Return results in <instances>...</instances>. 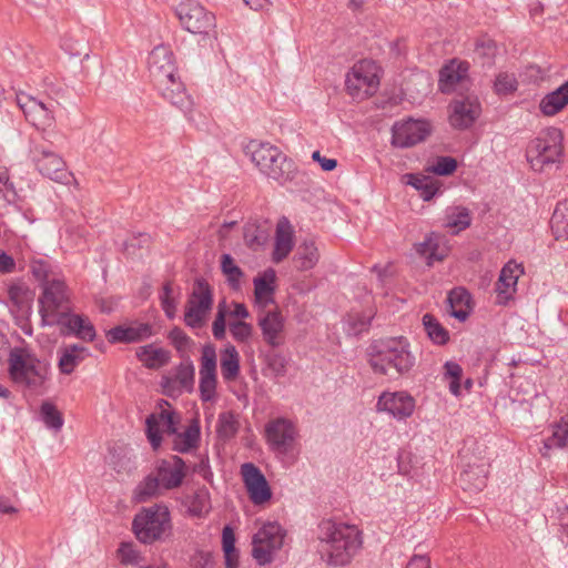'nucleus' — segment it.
I'll use <instances>...</instances> for the list:
<instances>
[{
    "label": "nucleus",
    "instance_id": "864d4df0",
    "mask_svg": "<svg viewBox=\"0 0 568 568\" xmlns=\"http://www.w3.org/2000/svg\"><path fill=\"white\" fill-rule=\"evenodd\" d=\"M239 430V420L232 412L220 414L217 422V433L221 438L230 439Z\"/></svg>",
    "mask_w": 568,
    "mask_h": 568
},
{
    "label": "nucleus",
    "instance_id": "a19ab883",
    "mask_svg": "<svg viewBox=\"0 0 568 568\" xmlns=\"http://www.w3.org/2000/svg\"><path fill=\"white\" fill-rule=\"evenodd\" d=\"M373 317L372 310L367 312L352 311L344 318V329L348 335H358L368 329Z\"/></svg>",
    "mask_w": 568,
    "mask_h": 568
},
{
    "label": "nucleus",
    "instance_id": "2f4dec72",
    "mask_svg": "<svg viewBox=\"0 0 568 568\" xmlns=\"http://www.w3.org/2000/svg\"><path fill=\"white\" fill-rule=\"evenodd\" d=\"M59 325L83 341L92 342L95 337V328L87 316L68 313Z\"/></svg>",
    "mask_w": 568,
    "mask_h": 568
},
{
    "label": "nucleus",
    "instance_id": "338daca9",
    "mask_svg": "<svg viewBox=\"0 0 568 568\" xmlns=\"http://www.w3.org/2000/svg\"><path fill=\"white\" fill-rule=\"evenodd\" d=\"M128 327L132 343L149 338L153 334L152 326L148 323H138Z\"/></svg>",
    "mask_w": 568,
    "mask_h": 568
},
{
    "label": "nucleus",
    "instance_id": "a878e982",
    "mask_svg": "<svg viewBox=\"0 0 568 568\" xmlns=\"http://www.w3.org/2000/svg\"><path fill=\"white\" fill-rule=\"evenodd\" d=\"M161 95L173 105L179 109L186 111L191 106V99L186 94L184 84L180 81L178 74L171 77L166 82L161 84H154Z\"/></svg>",
    "mask_w": 568,
    "mask_h": 568
},
{
    "label": "nucleus",
    "instance_id": "e2e57ef3",
    "mask_svg": "<svg viewBox=\"0 0 568 568\" xmlns=\"http://www.w3.org/2000/svg\"><path fill=\"white\" fill-rule=\"evenodd\" d=\"M230 332L236 342L245 343L252 335V326L243 321L231 322Z\"/></svg>",
    "mask_w": 568,
    "mask_h": 568
},
{
    "label": "nucleus",
    "instance_id": "c03bdc74",
    "mask_svg": "<svg viewBox=\"0 0 568 568\" xmlns=\"http://www.w3.org/2000/svg\"><path fill=\"white\" fill-rule=\"evenodd\" d=\"M551 230L556 240H568V199L557 204L551 216Z\"/></svg>",
    "mask_w": 568,
    "mask_h": 568
},
{
    "label": "nucleus",
    "instance_id": "6e6552de",
    "mask_svg": "<svg viewBox=\"0 0 568 568\" xmlns=\"http://www.w3.org/2000/svg\"><path fill=\"white\" fill-rule=\"evenodd\" d=\"M213 306V293L209 283L196 280L184 310V323L193 329L203 328Z\"/></svg>",
    "mask_w": 568,
    "mask_h": 568
},
{
    "label": "nucleus",
    "instance_id": "e433bc0d",
    "mask_svg": "<svg viewBox=\"0 0 568 568\" xmlns=\"http://www.w3.org/2000/svg\"><path fill=\"white\" fill-rule=\"evenodd\" d=\"M136 356L148 368H160L170 361V352L153 344L140 346Z\"/></svg>",
    "mask_w": 568,
    "mask_h": 568
},
{
    "label": "nucleus",
    "instance_id": "f704fd0d",
    "mask_svg": "<svg viewBox=\"0 0 568 568\" xmlns=\"http://www.w3.org/2000/svg\"><path fill=\"white\" fill-rule=\"evenodd\" d=\"M320 261V251L313 240L303 241L296 248L294 262L301 271H308L316 266Z\"/></svg>",
    "mask_w": 568,
    "mask_h": 568
},
{
    "label": "nucleus",
    "instance_id": "b1692460",
    "mask_svg": "<svg viewBox=\"0 0 568 568\" xmlns=\"http://www.w3.org/2000/svg\"><path fill=\"white\" fill-rule=\"evenodd\" d=\"M523 274V265L515 261H509L504 265L495 288L498 304H506L513 298V295L516 292L518 278Z\"/></svg>",
    "mask_w": 568,
    "mask_h": 568
},
{
    "label": "nucleus",
    "instance_id": "603ef678",
    "mask_svg": "<svg viewBox=\"0 0 568 568\" xmlns=\"http://www.w3.org/2000/svg\"><path fill=\"white\" fill-rule=\"evenodd\" d=\"M462 375L463 368L458 363L448 361L444 364V378L449 381V390L455 396L460 395Z\"/></svg>",
    "mask_w": 568,
    "mask_h": 568
},
{
    "label": "nucleus",
    "instance_id": "680f3d73",
    "mask_svg": "<svg viewBox=\"0 0 568 568\" xmlns=\"http://www.w3.org/2000/svg\"><path fill=\"white\" fill-rule=\"evenodd\" d=\"M226 304L221 302L217 306V313L212 324V333L216 339H223L225 337V317H226Z\"/></svg>",
    "mask_w": 568,
    "mask_h": 568
},
{
    "label": "nucleus",
    "instance_id": "20e7f679",
    "mask_svg": "<svg viewBox=\"0 0 568 568\" xmlns=\"http://www.w3.org/2000/svg\"><path fill=\"white\" fill-rule=\"evenodd\" d=\"M244 152L266 178L280 184L294 178V163L277 146L268 142L251 140L244 146Z\"/></svg>",
    "mask_w": 568,
    "mask_h": 568
},
{
    "label": "nucleus",
    "instance_id": "39448f33",
    "mask_svg": "<svg viewBox=\"0 0 568 568\" xmlns=\"http://www.w3.org/2000/svg\"><path fill=\"white\" fill-rule=\"evenodd\" d=\"M564 134L560 129L549 126L530 140L526 158L535 172H542L552 165H559L564 156Z\"/></svg>",
    "mask_w": 568,
    "mask_h": 568
},
{
    "label": "nucleus",
    "instance_id": "0e129e2a",
    "mask_svg": "<svg viewBox=\"0 0 568 568\" xmlns=\"http://www.w3.org/2000/svg\"><path fill=\"white\" fill-rule=\"evenodd\" d=\"M288 361L280 353L268 356L267 366L276 377H283L287 372Z\"/></svg>",
    "mask_w": 568,
    "mask_h": 568
},
{
    "label": "nucleus",
    "instance_id": "49530a36",
    "mask_svg": "<svg viewBox=\"0 0 568 568\" xmlns=\"http://www.w3.org/2000/svg\"><path fill=\"white\" fill-rule=\"evenodd\" d=\"M221 271L225 276L229 286L234 291H239L241 288L244 273L230 254H223L221 256Z\"/></svg>",
    "mask_w": 568,
    "mask_h": 568
},
{
    "label": "nucleus",
    "instance_id": "052dcab7",
    "mask_svg": "<svg viewBox=\"0 0 568 568\" xmlns=\"http://www.w3.org/2000/svg\"><path fill=\"white\" fill-rule=\"evenodd\" d=\"M518 82L516 77L510 73H499L496 77L494 88L498 94H509L517 90Z\"/></svg>",
    "mask_w": 568,
    "mask_h": 568
},
{
    "label": "nucleus",
    "instance_id": "4be33fe9",
    "mask_svg": "<svg viewBox=\"0 0 568 568\" xmlns=\"http://www.w3.org/2000/svg\"><path fill=\"white\" fill-rule=\"evenodd\" d=\"M164 490L180 487L186 476V464L179 457L161 459L156 463L154 471Z\"/></svg>",
    "mask_w": 568,
    "mask_h": 568
},
{
    "label": "nucleus",
    "instance_id": "13d9d810",
    "mask_svg": "<svg viewBox=\"0 0 568 568\" xmlns=\"http://www.w3.org/2000/svg\"><path fill=\"white\" fill-rule=\"evenodd\" d=\"M8 296L9 300L16 305L18 308H22L28 306L30 296L28 288L21 283H12L8 287Z\"/></svg>",
    "mask_w": 568,
    "mask_h": 568
},
{
    "label": "nucleus",
    "instance_id": "393cba45",
    "mask_svg": "<svg viewBox=\"0 0 568 568\" xmlns=\"http://www.w3.org/2000/svg\"><path fill=\"white\" fill-rule=\"evenodd\" d=\"M258 326L266 344L272 347L282 346L285 343L284 318L281 313L268 311L258 318Z\"/></svg>",
    "mask_w": 568,
    "mask_h": 568
},
{
    "label": "nucleus",
    "instance_id": "423d86ee",
    "mask_svg": "<svg viewBox=\"0 0 568 568\" xmlns=\"http://www.w3.org/2000/svg\"><path fill=\"white\" fill-rule=\"evenodd\" d=\"M132 530L136 539L145 545L165 540L172 532L169 508L163 504L143 507L133 518Z\"/></svg>",
    "mask_w": 568,
    "mask_h": 568
},
{
    "label": "nucleus",
    "instance_id": "0eeeda50",
    "mask_svg": "<svg viewBox=\"0 0 568 568\" xmlns=\"http://www.w3.org/2000/svg\"><path fill=\"white\" fill-rule=\"evenodd\" d=\"M39 306L43 325L53 326L65 318L70 311L69 291L62 276L42 285Z\"/></svg>",
    "mask_w": 568,
    "mask_h": 568
},
{
    "label": "nucleus",
    "instance_id": "69168bd1",
    "mask_svg": "<svg viewBox=\"0 0 568 568\" xmlns=\"http://www.w3.org/2000/svg\"><path fill=\"white\" fill-rule=\"evenodd\" d=\"M496 42L488 38H480L476 41L475 52L480 58L493 59L496 54Z\"/></svg>",
    "mask_w": 568,
    "mask_h": 568
},
{
    "label": "nucleus",
    "instance_id": "58836bf2",
    "mask_svg": "<svg viewBox=\"0 0 568 568\" xmlns=\"http://www.w3.org/2000/svg\"><path fill=\"white\" fill-rule=\"evenodd\" d=\"M221 374L226 382H233L240 374V355L235 346L227 345L221 352Z\"/></svg>",
    "mask_w": 568,
    "mask_h": 568
},
{
    "label": "nucleus",
    "instance_id": "7ed1b4c3",
    "mask_svg": "<svg viewBox=\"0 0 568 568\" xmlns=\"http://www.w3.org/2000/svg\"><path fill=\"white\" fill-rule=\"evenodd\" d=\"M8 373L17 386L36 390L48 381L50 365L28 347H13L8 357Z\"/></svg>",
    "mask_w": 568,
    "mask_h": 568
},
{
    "label": "nucleus",
    "instance_id": "4c0bfd02",
    "mask_svg": "<svg viewBox=\"0 0 568 568\" xmlns=\"http://www.w3.org/2000/svg\"><path fill=\"white\" fill-rule=\"evenodd\" d=\"M164 488L154 473L143 478L133 490V499L136 503H146L163 494Z\"/></svg>",
    "mask_w": 568,
    "mask_h": 568
},
{
    "label": "nucleus",
    "instance_id": "72a5a7b5",
    "mask_svg": "<svg viewBox=\"0 0 568 568\" xmlns=\"http://www.w3.org/2000/svg\"><path fill=\"white\" fill-rule=\"evenodd\" d=\"M447 302L449 305V315L464 322L467 320L470 313V295L463 288L457 287L449 292Z\"/></svg>",
    "mask_w": 568,
    "mask_h": 568
},
{
    "label": "nucleus",
    "instance_id": "f03ea898",
    "mask_svg": "<svg viewBox=\"0 0 568 568\" xmlns=\"http://www.w3.org/2000/svg\"><path fill=\"white\" fill-rule=\"evenodd\" d=\"M366 355L372 371L385 376L405 375L416 364V358L405 337L374 339L367 347Z\"/></svg>",
    "mask_w": 568,
    "mask_h": 568
},
{
    "label": "nucleus",
    "instance_id": "c9c22d12",
    "mask_svg": "<svg viewBox=\"0 0 568 568\" xmlns=\"http://www.w3.org/2000/svg\"><path fill=\"white\" fill-rule=\"evenodd\" d=\"M88 349L84 346L72 344L61 349L58 367L62 374H71L74 368L87 357Z\"/></svg>",
    "mask_w": 568,
    "mask_h": 568
},
{
    "label": "nucleus",
    "instance_id": "9d476101",
    "mask_svg": "<svg viewBox=\"0 0 568 568\" xmlns=\"http://www.w3.org/2000/svg\"><path fill=\"white\" fill-rule=\"evenodd\" d=\"M183 28L194 34L207 36L215 29V17L195 0H185L176 7Z\"/></svg>",
    "mask_w": 568,
    "mask_h": 568
},
{
    "label": "nucleus",
    "instance_id": "4d7b16f0",
    "mask_svg": "<svg viewBox=\"0 0 568 568\" xmlns=\"http://www.w3.org/2000/svg\"><path fill=\"white\" fill-rule=\"evenodd\" d=\"M31 272L36 280L40 281L42 285L50 282V280H58L61 277L59 273L53 271L48 262L42 260L32 262Z\"/></svg>",
    "mask_w": 568,
    "mask_h": 568
},
{
    "label": "nucleus",
    "instance_id": "ddd939ff",
    "mask_svg": "<svg viewBox=\"0 0 568 568\" xmlns=\"http://www.w3.org/2000/svg\"><path fill=\"white\" fill-rule=\"evenodd\" d=\"M16 100L26 120L36 129L45 131L54 124L55 119L52 104H45L23 92L17 93Z\"/></svg>",
    "mask_w": 568,
    "mask_h": 568
},
{
    "label": "nucleus",
    "instance_id": "ea45409f",
    "mask_svg": "<svg viewBox=\"0 0 568 568\" xmlns=\"http://www.w3.org/2000/svg\"><path fill=\"white\" fill-rule=\"evenodd\" d=\"M274 282L275 272L273 270H267L263 274L254 278V295L257 302L264 304L272 302L274 293Z\"/></svg>",
    "mask_w": 568,
    "mask_h": 568
},
{
    "label": "nucleus",
    "instance_id": "4468645a",
    "mask_svg": "<svg viewBox=\"0 0 568 568\" xmlns=\"http://www.w3.org/2000/svg\"><path fill=\"white\" fill-rule=\"evenodd\" d=\"M216 352L214 346L204 345L200 365V394L203 402H211L216 395Z\"/></svg>",
    "mask_w": 568,
    "mask_h": 568
},
{
    "label": "nucleus",
    "instance_id": "5701e85b",
    "mask_svg": "<svg viewBox=\"0 0 568 568\" xmlns=\"http://www.w3.org/2000/svg\"><path fill=\"white\" fill-rule=\"evenodd\" d=\"M377 409L404 419L413 414L415 399L406 392L383 393L378 398Z\"/></svg>",
    "mask_w": 568,
    "mask_h": 568
},
{
    "label": "nucleus",
    "instance_id": "1a4fd4ad",
    "mask_svg": "<svg viewBox=\"0 0 568 568\" xmlns=\"http://www.w3.org/2000/svg\"><path fill=\"white\" fill-rule=\"evenodd\" d=\"M379 67L375 61L364 59L356 62L346 74V90L356 99L372 95L379 85Z\"/></svg>",
    "mask_w": 568,
    "mask_h": 568
},
{
    "label": "nucleus",
    "instance_id": "dca6fc26",
    "mask_svg": "<svg viewBox=\"0 0 568 568\" xmlns=\"http://www.w3.org/2000/svg\"><path fill=\"white\" fill-rule=\"evenodd\" d=\"M265 435L273 450L287 453L295 440L296 428L291 420L280 417L267 423Z\"/></svg>",
    "mask_w": 568,
    "mask_h": 568
},
{
    "label": "nucleus",
    "instance_id": "f3484780",
    "mask_svg": "<svg viewBox=\"0 0 568 568\" xmlns=\"http://www.w3.org/2000/svg\"><path fill=\"white\" fill-rule=\"evenodd\" d=\"M32 158L43 176L55 182H62L69 176L64 160L57 153L36 146L32 150Z\"/></svg>",
    "mask_w": 568,
    "mask_h": 568
},
{
    "label": "nucleus",
    "instance_id": "c85d7f7f",
    "mask_svg": "<svg viewBox=\"0 0 568 568\" xmlns=\"http://www.w3.org/2000/svg\"><path fill=\"white\" fill-rule=\"evenodd\" d=\"M293 230L287 219L278 221L276 226L275 247L273 261L280 263L288 256L293 248Z\"/></svg>",
    "mask_w": 568,
    "mask_h": 568
},
{
    "label": "nucleus",
    "instance_id": "473e14b6",
    "mask_svg": "<svg viewBox=\"0 0 568 568\" xmlns=\"http://www.w3.org/2000/svg\"><path fill=\"white\" fill-rule=\"evenodd\" d=\"M551 448L568 449V415L552 425L551 436L544 440L540 448L541 455L548 457Z\"/></svg>",
    "mask_w": 568,
    "mask_h": 568
},
{
    "label": "nucleus",
    "instance_id": "774afa93",
    "mask_svg": "<svg viewBox=\"0 0 568 568\" xmlns=\"http://www.w3.org/2000/svg\"><path fill=\"white\" fill-rule=\"evenodd\" d=\"M110 343H132L129 335V327L116 326L106 333Z\"/></svg>",
    "mask_w": 568,
    "mask_h": 568
},
{
    "label": "nucleus",
    "instance_id": "a211bd4d",
    "mask_svg": "<svg viewBox=\"0 0 568 568\" xmlns=\"http://www.w3.org/2000/svg\"><path fill=\"white\" fill-rule=\"evenodd\" d=\"M149 71L154 84L163 85L176 74L172 51L164 45L155 47L149 55Z\"/></svg>",
    "mask_w": 568,
    "mask_h": 568
},
{
    "label": "nucleus",
    "instance_id": "3c124183",
    "mask_svg": "<svg viewBox=\"0 0 568 568\" xmlns=\"http://www.w3.org/2000/svg\"><path fill=\"white\" fill-rule=\"evenodd\" d=\"M41 417L48 428L59 432L63 426L62 414L50 402H43L41 405Z\"/></svg>",
    "mask_w": 568,
    "mask_h": 568
},
{
    "label": "nucleus",
    "instance_id": "cd10ccee",
    "mask_svg": "<svg viewBox=\"0 0 568 568\" xmlns=\"http://www.w3.org/2000/svg\"><path fill=\"white\" fill-rule=\"evenodd\" d=\"M488 466L486 463L468 465L459 476V483L465 490L480 491L486 487Z\"/></svg>",
    "mask_w": 568,
    "mask_h": 568
},
{
    "label": "nucleus",
    "instance_id": "6ab92c4d",
    "mask_svg": "<svg viewBox=\"0 0 568 568\" xmlns=\"http://www.w3.org/2000/svg\"><path fill=\"white\" fill-rule=\"evenodd\" d=\"M179 422L180 417L175 412L162 407L158 415L151 414L146 418V435L153 449H158L162 443L160 428L168 434H176Z\"/></svg>",
    "mask_w": 568,
    "mask_h": 568
},
{
    "label": "nucleus",
    "instance_id": "7c9ffc66",
    "mask_svg": "<svg viewBox=\"0 0 568 568\" xmlns=\"http://www.w3.org/2000/svg\"><path fill=\"white\" fill-rule=\"evenodd\" d=\"M402 179L405 184L416 189L424 201H430L442 187V183L438 180L428 175L406 173Z\"/></svg>",
    "mask_w": 568,
    "mask_h": 568
},
{
    "label": "nucleus",
    "instance_id": "c756f323",
    "mask_svg": "<svg viewBox=\"0 0 568 568\" xmlns=\"http://www.w3.org/2000/svg\"><path fill=\"white\" fill-rule=\"evenodd\" d=\"M568 105V80L547 93L539 102V110L546 116H554Z\"/></svg>",
    "mask_w": 568,
    "mask_h": 568
},
{
    "label": "nucleus",
    "instance_id": "5fc2aeb1",
    "mask_svg": "<svg viewBox=\"0 0 568 568\" xmlns=\"http://www.w3.org/2000/svg\"><path fill=\"white\" fill-rule=\"evenodd\" d=\"M268 233L254 223H247L244 227V240L247 246L256 248L265 244Z\"/></svg>",
    "mask_w": 568,
    "mask_h": 568
},
{
    "label": "nucleus",
    "instance_id": "f257e3e1",
    "mask_svg": "<svg viewBox=\"0 0 568 568\" xmlns=\"http://www.w3.org/2000/svg\"><path fill=\"white\" fill-rule=\"evenodd\" d=\"M317 551L324 562L343 567L353 560L363 545L361 530L355 525L322 520L317 527Z\"/></svg>",
    "mask_w": 568,
    "mask_h": 568
},
{
    "label": "nucleus",
    "instance_id": "79ce46f5",
    "mask_svg": "<svg viewBox=\"0 0 568 568\" xmlns=\"http://www.w3.org/2000/svg\"><path fill=\"white\" fill-rule=\"evenodd\" d=\"M471 217L468 209L463 206L449 207L446 211L444 226L453 230L454 234L467 229L470 225Z\"/></svg>",
    "mask_w": 568,
    "mask_h": 568
},
{
    "label": "nucleus",
    "instance_id": "f8f14e48",
    "mask_svg": "<svg viewBox=\"0 0 568 568\" xmlns=\"http://www.w3.org/2000/svg\"><path fill=\"white\" fill-rule=\"evenodd\" d=\"M430 122L423 119L397 121L392 128V144L396 148H412L424 142L432 133Z\"/></svg>",
    "mask_w": 568,
    "mask_h": 568
},
{
    "label": "nucleus",
    "instance_id": "bb28decb",
    "mask_svg": "<svg viewBox=\"0 0 568 568\" xmlns=\"http://www.w3.org/2000/svg\"><path fill=\"white\" fill-rule=\"evenodd\" d=\"M415 247L416 252L427 260L428 265H432L435 261H443L449 252L447 240L436 233H432Z\"/></svg>",
    "mask_w": 568,
    "mask_h": 568
},
{
    "label": "nucleus",
    "instance_id": "8fccbe9b",
    "mask_svg": "<svg viewBox=\"0 0 568 568\" xmlns=\"http://www.w3.org/2000/svg\"><path fill=\"white\" fill-rule=\"evenodd\" d=\"M195 369L191 361L181 363L173 375V382L179 383V387L185 392H191L194 386Z\"/></svg>",
    "mask_w": 568,
    "mask_h": 568
},
{
    "label": "nucleus",
    "instance_id": "a18cd8bd",
    "mask_svg": "<svg viewBox=\"0 0 568 568\" xmlns=\"http://www.w3.org/2000/svg\"><path fill=\"white\" fill-rule=\"evenodd\" d=\"M200 440V426L193 420L183 433H176L173 449L180 453H186L194 448Z\"/></svg>",
    "mask_w": 568,
    "mask_h": 568
},
{
    "label": "nucleus",
    "instance_id": "aec40b11",
    "mask_svg": "<svg viewBox=\"0 0 568 568\" xmlns=\"http://www.w3.org/2000/svg\"><path fill=\"white\" fill-rule=\"evenodd\" d=\"M468 63L459 60H450L439 72L438 87L443 93H453L467 89Z\"/></svg>",
    "mask_w": 568,
    "mask_h": 568
},
{
    "label": "nucleus",
    "instance_id": "bf43d9fd",
    "mask_svg": "<svg viewBox=\"0 0 568 568\" xmlns=\"http://www.w3.org/2000/svg\"><path fill=\"white\" fill-rule=\"evenodd\" d=\"M118 556L124 565H139L142 561L141 554L133 542H122L118 549Z\"/></svg>",
    "mask_w": 568,
    "mask_h": 568
},
{
    "label": "nucleus",
    "instance_id": "09e8293b",
    "mask_svg": "<svg viewBox=\"0 0 568 568\" xmlns=\"http://www.w3.org/2000/svg\"><path fill=\"white\" fill-rule=\"evenodd\" d=\"M457 165L456 159L452 156H436L427 161L425 171L435 175L447 176L457 170Z\"/></svg>",
    "mask_w": 568,
    "mask_h": 568
},
{
    "label": "nucleus",
    "instance_id": "37998d69",
    "mask_svg": "<svg viewBox=\"0 0 568 568\" xmlns=\"http://www.w3.org/2000/svg\"><path fill=\"white\" fill-rule=\"evenodd\" d=\"M187 513L194 517H204L211 510L210 493L206 488L197 489L186 500Z\"/></svg>",
    "mask_w": 568,
    "mask_h": 568
},
{
    "label": "nucleus",
    "instance_id": "9b49d317",
    "mask_svg": "<svg viewBox=\"0 0 568 568\" xmlns=\"http://www.w3.org/2000/svg\"><path fill=\"white\" fill-rule=\"evenodd\" d=\"M284 542V532L276 523L264 524L253 536L252 556L258 565L272 562L274 554Z\"/></svg>",
    "mask_w": 568,
    "mask_h": 568
},
{
    "label": "nucleus",
    "instance_id": "2eb2a0df",
    "mask_svg": "<svg viewBox=\"0 0 568 568\" xmlns=\"http://www.w3.org/2000/svg\"><path fill=\"white\" fill-rule=\"evenodd\" d=\"M241 474L250 499L254 505H262L272 497L270 485L258 467L252 463L241 466Z\"/></svg>",
    "mask_w": 568,
    "mask_h": 568
},
{
    "label": "nucleus",
    "instance_id": "de8ad7c7",
    "mask_svg": "<svg viewBox=\"0 0 568 568\" xmlns=\"http://www.w3.org/2000/svg\"><path fill=\"white\" fill-rule=\"evenodd\" d=\"M423 325L429 339L437 345H445L449 341L448 331L430 314L423 316Z\"/></svg>",
    "mask_w": 568,
    "mask_h": 568
},
{
    "label": "nucleus",
    "instance_id": "6e6d98bb",
    "mask_svg": "<svg viewBox=\"0 0 568 568\" xmlns=\"http://www.w3.org/2000/svg\"><path fill=\"white\" fill-rule=\"evenodd\" d=\"M160 301L165 315L170 320L174 318L178 310V298L174 295L171 283L168 282L163 285L160 294Z\"/></svg>",
    "mask_w": 568,
    "mask_h": 568
},
{
    "label": "nucleus",
    "instance_id": "412c9836",
    "mask_svg": "<svg viewBox=\"0 0 568 568\" xmlns=\"http://www.w3.org/2000/svg\"><path fill=\"white\" fill-rule=\"evenodd\" d=\"M449 122L455 129L469 128L480 114V104L476 97L455 99L450 105Z\"/></svg>",
    "mask_w": 568,
    "mask_h": 568
}]
</instances>
